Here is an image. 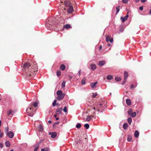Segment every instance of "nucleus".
Here are the masks:
<instances>
[{
  "label": "nucleus",
  "instance_id": "49530a36",
  "mask_svg": "<svg viewBox=\"0 0 151 151\" xmlns=\"http://www.w3.org/2000/svg\"><path fill=\"white\" fill-rule=\"evenodd\" d=\"M4 144L3 143H0V147L1 148H2Z\"/></svg>",
  "mask_w": 151,
  "mask_h": 151
},
{
  "label": "nucleus",
  "instance_id": "c85d7f7f",
  "mask_svg": "<svg viewBox=\"0 0 151 151\" xmlns=\"http://www.w3.org/2000/svg\"><path fill=\"white\" fill-rule=\"evenodd\" d=\"M84 127H85L86 129H87L89 128V125L88 124H84Z\"/></svg>",
  "mask_w": 151,
  "mask_h": 151
},
{
  "label": "nucleus",
  "instance_id": "2eb2a0df",
  "mask_svg": "<svg viewBox=\"0 0 151 151\" xmlns=\"http://www.w3.org/2000/svg\"><path fill=\"white\" fill-rule=\"evenodd\" d=\"M92 117V116H87V118H86V121L88 122L91 119Z\"/></svg>",
  "mask_w": 151,
  "mask_h": 151
},
{
  "label": "nucleus",
  "instance_id": "4468645a",
  "mask_svg": "<svg viewBox=\"0 0 151 151\" xmlns=\"http://www.w3.org/2000/svg\"><path fill=\"white\" fill-rule=\"evenodd\" d=\"M62 109V108L61 107L58 108L56 110V112L58 114H60L61 113Z\"/></svg>",
  "mask_w": 151,
  "mask_h": 151
},
{
  "label": "nucleus",
  "instance_id": "a19ab883",
  "mask_svg": "<svg viewBox=\"0 0 151 151\" xmlns=\"http://www.w3.org/2000/svg\"><path fill=\"white\" fill-rule=\"evenodd\" d=\"M39 146V145L37 146L35 149L34 151H37Z\"/></svg>",
  "mask_w": 151,
  "mask_h": 151
},
{
  "label": "nucleus",
  "instance_id": "7ed1b4c3",
  "mask_svg": "<svg viewBox=\"0 0 151 151\" xmlns=\"http://www.w3.org/2000/svg\"><path fill=\"white\" fill-rule=\"evenodd\" d=\"M35 110L33 109L32 106L28 107L26 109V112L27 114L30 116H32L34 114V112Z\"/></svg>",
  "mask_w": 151,
  "mask_h": 151
},
{
  "label": "nucleus",
  "instance_id": "c9c22d12",
  "mask_svg": "<svg viewBox=\"0 0 151 151\" xmlns=\"http://www.w3.org/2000/svg\"><path fill=\"white\" fill-rule=\"evenodd\" d=\"M97 95V93H93V95H92V97L93 98H95Z\"/></svg>",
  "mask_w": 151,
  "mask_h": 151
},
{
  "label": "nucleus",
  "instance_id": "6e6d98bb",
  "mask_svg": "<svg viewBox=\"0 0 151 151\" xmlns=\"http://www.w3.org/2000/svg\"><path fill=\"white\" fill-rule=\"evenodd\" d=\"M81 70H80L78 71V73H81Z\"/></svg>",
  "mask_w": 151,
  "mask_h": 151
},
{
  "label": "nucleus",
  "instance_id": "e433bc0d",
  "mask_svg": "<svg viewBox=\"0 0 151 151\" xmlns=\"http://www.w3.org/2000/svg\"><path fill=\"white\" fill-rule=\"evenodd\" d=\"M7 114L9 115H12V111L11 110H9L8 111Z\"/></svg>",
  "mask_w": 151,
  "mask_h": 151
},
{
  "label": "nucleus",
  "instance_id": "de8ad7c7",
  "mask_svg": "<svg viewBox=\"0 0 151 151\" xmlns=\"http://www.w3.org/2000/svg\"><path fill=\"white\" fill-rule=\"evenodd\" d=\"M3 135V132H1L0 134V137H2Z\"/></svg>",
  "mask_w": 151,
  "mask_h": 151
},
{
  "label": "nucleus",
  "instance_id": "7c9ffc66",
  "mask_svg": "<svg viewBox=\"0 0 151 151\" xmlns=\"http://www.w3.org/2000/svg\"><path fill=\"white\" fill-rule=\"evenodd\" d=\"M81 127V125L80 124V123H78L76 125V128H80Z\"/></svg>",
  "mask_w": 151,
  "mask_h": 151
},
{
  "label": "nucleus",
  "instance_id": "bb28decb",
  "mask_svg": "<svg viewBox=\"0 0 151 151\" xmlns=\"http://www.w3.org/2000/svg\"><path fill=\"white\" fill-rule=\"evenodd\" d=\"M65 81H63L61 84V87L62 88H64L65 86Z\"/></svg>",
  "mask_w": 151,
  "mask_h": 151
},
{
  "label": "nucleus",
  "instance_id": "a878e982",
  "mask_svg": "<svg viewBox=\"0 0 151 151\" xmlns=\"http://www.w3.org/2000/svg\"><path fill=\"white\" fill-rule=\"evenodd\" d=\"M111 38V37L109 36H107L106 38V41H107V42L109 41L110 39Z\"/></svg>",
  "mask_w": 151,
  "mask_h": 151
},
{
  "label": "nucleus",
  "instance_id": "13d9d810",
  "mask_svg": "<svg viewBox=\"0 0 151 151\" xmlns=\"http://www.w3.org/2000/svg\"><path fill=\"white\" fill-rule=\"evenodd\" d=\"M59 119V118H56V119L57 120H58Z\"/></svg>",
  "mask_w": 151,
  "mask_h": 151
},
{
  "label": "nucleus",
  "instance_id": "f03ea898",
  "mask_svg": "<svg viewBox=\"0 0 151 151\" xmlns=\"http://www.w3.org/2000/svg\"><path fill=\"white\" fill-rule=\"evenodd\" d=\"M65 4L66 6L69 7L68 9V13H71L73 11V6L70 5V2L69 1H65Z\"/></svg>",
  "mask_w": 151,
  "mask_h": 151
},
{
  "label": "nucleus",
  "instance_id": "680f3d73",
  "mask_svg": "<svg viewBox=\"0 0 151 151\" xmlns=\"http://www.w3.org/2000/svg\"><path fill=\"white\" fill-rule=\"evenodd\" d=\"M78 73V76H80L81 73Z\"/></svg>",
  "mask_w": 151,
  "mask_h": 151
},
{
  "label": "nucleus",
  "instance_id": "f8f14e48",
  "mask_svg": "<svg viewBox=\"0 0 151 151\" xmlns=\"http://www.w3.org/2000/svg\"><path fill=\"white\" fill-rule=\"evenodd\" d=\"M91 69L92 70H93L96 69V66L95 64H92L91 65Z\"/></svg>",
  "mask_w": 151,
  "mask_h": 151
},
{
  "label": "nucleus",
  "instance_id": "9b49d317",
  "mask_svg": "<svg viewBox=\"0 0 151 151\" xmlns=\"http://www.w3.org/2000/svg\"><path fill=\"white\" fill-rule=\"evenodd\" d=\"M105 64V62L104 61H101L99 62L98 65L99 66H101L104 65Z\"/></svg>",
  "mask_w": 151,
  "mask_h": 151
},
{
  "label": "nucleus",
  "instance_id": "aec40b11",
  "mask_svg": "<svg viewBox=\"0 0 151 151\" xmlns=\"http://www.w3.org/2000/svg\"><path fill=\"white\" fill-rule=\"evenodd\" d=\"M128 127V124L127 123H124L123 125V127L124 129H127Z\"/></svg>",
  "mask_w": 151,
  "mask_h": 151
},
{
  "label": "nucleus",
  "instance_id": "f257e3e1",
  "mask_svg": "<svg viewBox=\"0 0 151 151\" xmlns=\"http://www.w3.org/2000/svg\"><path fill=\"white\" fill-rule=\"evenodd\" d=\"M24 69L27 77L33 76L37 71V66L36 63L32 62L31 63H25L24 64Z\"/></svg>",
  "mask_w": 151,
  "mask_h": 151
},
{
  "label": "nucleus",
  "instance_id": "4be33fe9",
  "mask_svg": "<svg viewBox=\"0 0 151 151\" xmlns=\"http://www.w3.org/2000/svg\"><path fill=\"white\" fill-rule=\"evenodd\" d=\"M136 115V113L135 112H133L131 114H130V116L132 117H135Z\"/></svg>",
  "mask_w": 151,
  "mask_h": 151
},
{
  "label": "nucleus",
  "instance_id": "6ab92c4d",
  "mask_svg": "<svg viewBox=\"0 0 151 151\" xmlns=\"http://www.w3.org/2000/svg\"><path fill=\"white\" fill-rule=\"evenodd\" d=\"M139 135V132L137 131L136 130L135 132L134 136L135 137H137Z\"/></svg>",
  "mask_w": 151,
  "mask_h": 151
},
{
  "label": "nucleus",
  "instance_id": "6e6552de",
  "mask_svg": "<svg viewBox=\"0 0 151 151\" xmlns=\"http://www.w3.org/2000/svg\"><path fill=\"white\" fill-rule=\"evenodd\" d=\"M124 81H123V83L122 84H124L125 83V82L126 81L127 78L128 77V73L126 72H125L124 73Z\"/></svg>",
  "mask_w": 151,
  "mask_h": 151
},
{
  "label": "nucleus",
  "instance_id": "79ce46f5",
  "mask_svg": "<svg viewBox=\"0 0 151 151\" xmlns=\"http://www.w3.org/2000/svg\"><path fill=\"white\" fill-rule=\"evenodd\" d=\"M132 109L129 110L128 112V114L129 115H130V114L132 113Z\"/></svg>",
  "mask_w": 151,
  "mask_h": 151
},
{
  "label": "nucleus",
  "instance_id": "5701e85b",
  "mask_svg": "<svg viewBox=\"0 0 151 151\" xmlns=\"http://www.w3.org/2000/svg\"><path fill=\"white\" fill-rule=\"evenodd\" d=\"M64 27L66 29H68L71 28L70 26L68 24L65 25L64 26Z\"/></svg>",
  "mask_w": 151,
  "mask_h": 151
},
{
  "label": "nucleus",
  "instance_id": "423d86ee",
  "mask_svg": "<svg viewBox=\"0 0 151 151\" xmlns=\"http://www.w3.org/2000/svg\"><path fill=\"white\" fill-rule=\"evenodd\" d=\"M10 138H12L14 136V133L12 131H9L6 134Z\"/></svg>",
  "mask_w": 151,
  "mask_h": 151
},
{
  "label": "nucleus",
  "instance_id": "ea45409f",
  "mask_svg": "<svg viewBox=\"0 0 151 151\" xmlns=\"http://www.w3.org/2000/svg\"><path fill=\"white\" fill-rule=\"evenodd\" d=\"M128 0H122V2L124 3H127L128 2Z\"/></svg>",
  "mask_w": 151,
  "mask_h": 151
},
{
  "label": "nucleus",
  "instance_id": "1a4fd4ad",
  "mask_svg": "<svg viewBox=\"0 0 151 151\" xmlns=\"http://www.w3.org/2000/svg\"><path fill=\"white\" fill-rule=\"evenodd\" d=\"M49 134L51 135V137L52 138H55L57 136V133L55 132L52 133H50Z\"/></svg>",
  "mask_w": 151,
  "mask_h": 151
},
{
  "label": "nucleus",
  "instance_id": "ddd939ff",
  "mask_svg": "<svg viewBox=\"0 0 151 151\" xmlns=\"http://www.w3.org/2000/svg\"><path fill=\"white\" fill-rule=\"evenodd\" d=\"M97 83V82H96L95 83H91V86L92 88H95L96 87V85Z\"/></svg>",
  "mask_w": 151,
  "mask_h": 151
},
{
  "label": "nucleus",
  "instance_id": "39448f33",
  "mask_svg": "<svg viewBox=\"0 0 151 151\" xmlns=\"http://www.w3.org/2000/svg\"><path fill=\"white\" fill-rule=\"evenodd\" d=\"M48 20V21L46 23V27L47 29H52V25L53 23L52 22V20H51V19H50L49 18Z\"/></svg>",
  "mask_w": 151,
  "mask_h": 151
},
{
  "label": "nucleus",
  "instance_id": "b1692460",
  "mask_svg": "<svg viewBox=\"0 0 151 151\" xmlns=\"http://www.w3.org/2000/svg\"><path fill=\"white\" fill-rule=\"evenodd\" d=\"M113 78V76L110 75H108L107 77V78L108 80H111Z\"/></svg>",
  "mask_w": 151,
  "mask_h": 151
},
{
  "label": "nucleus",
  "instance_id": "20e7f679",
  "mask_svg": "<svg viewBox=\"0 0 151 151\" xmlns=\"http://www.w3.org/2000/svg\"><path fill=\"white\" fill-rule=\"evenodd\" d=\"M57 94L58 96L57 99L58 100H62L65 96V94L63 93V92L62 91L60 90H58L57 92Z\"/></svg>",
  "mask_w": 151,
  "mask_h": 151
},
{
  "label": "nucleus",
  "instance_id": "9d476101",
  "mask_svg": "<svg viewBox=\"0 0 151 151\" xmlns=\"http://www.w3.org/2000/svg\"><path fill=\"white\" fill-rule=\"evenodd\" d=\"M102 108V104H100L97 107L96 110L98 111H99L100 109H101Z\"/></svg>",
  "mask_w": 151,
  "mask_h": 151
},
{
  "label": "nucleus",
  "instance_id": "864d4df0",
  "mask_svg": "<svg viewBox=\"0 0 151 151\" xmlns=\"http://www.w3.org/2000/svg\"><path fill=\"white\" fill-rule=\"evenodd\" d=\"M48 123H49V124H51V123H52V122L50 120H49L48 121Z\"/></svg>",
  "mask_w": 151,
  "mask_h": 151
},
{
  "label": "nucleus",
  "instance_id": "338daca9",
  "mask_svg": "<svg viewBox=\"0 0 151 151\" xmlns=\"http://www.w3.org/2000/svg\"><path fill=\"white\" fill-rule=\"evenodd\" d=\"M69 78H71V77H70V76H69Z\"/></svg>",
  "mask_w": 151,
  "mask_h": 151
},
{
  "label": "nucleus",
  "instance_id": "09e8293b",
  "mask_svg": "<svg viewBox=\"0 0 151 151\" xmlns=\"http://www.w3.org/2000/svg\"><path fill=\"white\" fill-rule=\"evenodd\" d=\"M139 9L140 10H143V8L142 6H140L139 7Z\"/></svg>",
  "mask_w": 151,
  "mask_h": 151
},
{
  "label": "nucleus",
  "instance_id": "473e14b6",
  "mask_svg": "<svg viewBox=\"0 0 151 151\" xmlns=\"http://www.w3.org/2000/svg\"><path fill=\"white\" fill-rule=\"evenodd\" d=\"M115 79V80L117 81H120L121 80V78L120 77H116Z\"/></svg>",
  "mask_w": 151,
  "mask_h": 151
},
{
  "label": "nucleus",
  "instance_id": "5fc2aeb1",
  "mask_svg": "<svg viewBox=\"0 0 151 151\" xmlns=\"http://www.w3.org/2000/svg\"><path fill=\"white\" fill-rule=\"evenodd\" d=\"M135 1L136 2H138L139 1V0H135Z\"/></svg>",
  "mask_w": 151,
  "mask_h": 151
},
{
  "label": "nucleus",
  "instance_id": "cd10ccee",
  "mask_svg": "<svg viewBox=\"0 0 151 151\" xmlns=\"http://www.w3.org/2000/svg\"><path fill=\"white\" fill-rule=\"evenodd\" d=\"M128 122L129 124H131L132 121V119L131 118L129 117L128 119Z\"/></svg>",
  "mask_w": 151,
  "mask_h": 151
},
{
  "label": "nucleus",
  "instance_id": "603ef678",
  "mask_svg": "<svg viewBox=\"0 0 151 151\" xmlns=\"http://www.w3.org/2000/svg\"><path fill=\"white\" fill-rule=\"evenodd\" d=\"M102 46H100L99 47V49L100 50H101L102 49Z\"/></svg>",
  "mask_w": 151,
  "mask_h": 151
},
{
  "label": "nucleus",
  "instance_id": "a18cd8bd",
  "mask_svg": "<svg viewBox=\"0 0 151 151\" xmlns=\"http://www.w3.org/2000/svg\"><path fill=\"white\" fill-rule=\"evenodd\" d=\"M136 86V85H135V86L134 87V85H132L130 86V88H134V87H135Z\"/></svg>",
  "mask_w": 151,
  "mask_h": 151
},
{
  "label": "nucleus",
  "instance_id": "0eeeda50",
  "mask_svg": "<svg viewBox=\"0 0 151 151\" xmlns=\"http://www.w3.org/2000/svg\"><path fill=\"white\" fill-rule=\"evenodd\" d=\"M129 12H127V15L125 16L124 17H121V19L122 20V22H124L129 17V16L128 15Z\"/></svg>",
  "mask_w": 151,
  "mask_h": 151
},
{
  "label": "nucleus",
  "instance_id": "2f4dec72",
  "mask_svg": "<svg viewBox=\"0 0 151 151\" xmlns=\"http://www.w3.org/2000/svg\"><path fill=\"white\" fill-rule=\"evenodd\" d=\"M120 6H118L117 7H116V13H118L119 12V10H120Z\"/></svg>",
  "mask_w": 151,
  "mask_h": 151
},
{
  "label": "nucleus",
  "instance_id": "4d7b16f0",
  "mask_svg": "<svg viewBox=\"0 0 151 151\" xmlns=\"http://www.w3.org/2000/svg\"><path fill=\"white\" fill-rule=\"evenodd\" d=\"M1 120H0V127L1 125Z\"/></svg>",
  "mask_w": 151,
  "mask_h": 151
},
{
  "label": "nucleus",
  "instance_id": "58836bf2",
  "mask_svg": "<svg viewBox=\"0 0 151 151\" xmlns=\"http://www.w3.org/2000/svg\"><path fill=\"white\" fill-rule=\"evenodd\" d=\"M63 111L65 112H67V108L66 106L64 107L63 109Z\"/></svg>",
  "mask_w": 151,
  "mask_h": 151
},
{
  "label": "nucleus",
  "instance_id": "3c124183",
  "mask_svg": "<svg viewBox=\"0 0 151 151\" xmlns=\"http://www.w3.org/2000/svg\"><path fill=\"white\" fill-rule=\"evenodd\" d=\"M110 42H113V39L112 38H111V39L109 41Z\"/></svg>",
  "mask_w": 151,
  "mask_h": 151
},
{
  "label": "nucleus",
  "instance_id": "dca6fc26",
  "mask_svg": "<svg viewBox=\"0 0 151 151\" xmlns=\"http://www.w3.org/2000/svg\"><path fill=\"white\" fill-rule=\"evenodd\" d=\"M126 103L128 105H131V102L130 100L129 99H127L126 100Z\"/></svg>",
  "mask_w": 151,
  "mask_h": 151
},
{
  "label": "nucleus",
  "instance_id": "f3484780",
  "mask_svg": "<svg viewBox=\"0 0 151 151\" xmlns=\"http://www.w3.org/2000/svg\"><path fill=\"white\" fill-rule=\"evenodd\" d=\"M41 151H50V149L48 147H45L42 149Z\"/></svg>",
  "mask_w": 151,
  "mask_h": 151
},
{
  "label": "nucleus",
  "instance_id": "0e129e2a",
  "mask_svg": "<svg viewBox=\"0 0 151 151\" xmlns=\"http://www.w3.org/2000/svg\"><path fill=\"white\" fill-rule=\"evenodd\" d=\"M58 122H56V123H55V124H58Z\"/></svg>",
  "mask_w": 151,
  "mask_h": 151
},
{
  "label": "nucleus",
  "instance_id": "774afa93",
  "mask_svg": "<svg viewBox=\"0 0 151 151\" xmlns=\"http://www.w3.org/2000/svg\"><path fill=\"white\" fill-rule=\"evenodd\" d=\"M108 45H109V46H110V44H108Z\"/></svg>",
  "mask_w": 151,
  "mask_h": 151
},
{
  "label": "nucleus",
  "instance_id": "72a5a7b5",
  "mask_svg": "<svg viewBox=\"0 0 151 151\" xmlns=\"http://www.w3.org/2000/svg\"><path fill=\"white\" fill-rule=\"evenodd\" d=\"M61 75V71L60 70H58L57 71V75L58 76H59Z\"/></svg>",
  "mask_w": 151,
  "mask_h": 151
},
{
  "label": "nucleus",
  "instance_id": "bf43d9fd",
  "mask_svg": "<svg viewBox=\"0 0 151 151\" xmlns=\"http://www.w3.org/2000/svg\"><path fill=\"white\" fill-rule=\"evenodd\" d=\"M150 14H151V9H150Z\"/></svg>",
  "mask_w": 151,
  "mask_h": 151
},
{
  "label": "nucleus",
  "instance_id": "e2e57ef3",
  "mask_svg": "<svg viewBox=\"0 0 151 151\" xmlns=\"http://www.w3.org/2000/svg\"><path fill=\"white\" fill-rule=\"evenodd\" d=\"M93 109L94 110H95V109H96V108L95 107H94Z\"/></svg>",
  "mask_w": 151,
  "mask_h": 151
},
{
  "label": "nucleus",
  "instance_id": "393cba45",
  "mask_svg": "<svg viewBox=\"0 0 151 151\" xmlns=\"http://www.w3.org/2000/svg\"><path fill=\"white\" fill-rule=\"evenodd\" d=\"M38 128L39 129V130L40 131H42L43 129V127L41 125H40L39 126Z\"/></svg>",
  "mask_w": 151,
  "mask_h": 151
},
{
  "label": "nucleus",
  "instance_id": "052dcab7",
  "mask_svg": "<svg viewBox=\"0 0 151 151\" xmlns=\"http://www.w3.org/2000/svg\"><path fill=\"white\" fill-rule=\"evenodd\" d=\"M56 116H57V115H54V117H56Z\"/></svg>",
  "mask_w": 151,
  "mask_h": 151
},
{
  "label": "nucleus",
  "instance_id": "4c0bfd02",
  "mask_svg": "<svg viewBox=\"0 0 151 151\" xmlns=\"http://www.w3.org/2000/svg\"><path fill=\"white\" fill-rule=\"evenodd\" d=\"M81 83L82 84L84 85L85 83V80L83 79L81 81Z\"/></svg>",
  "mask_w": 151,
  "mask_h": 151
},
{
  "label": "nucleus",
  "instance_id": "69168bd1",
  "mask_svg": "<svg viewBox=\"0 0 151 151\" xmlns=\"http://www.w3.org/2000/svg\"><path fill=\"white\" fill-rule=\"evenodd\" d=\"M10 151H13V150H10Z\"/></svg>",
  "mask_w": 151,
  "mask_h": 151
},
{
  "label": "nucleus",
  "instance_id": "c756f323",
  "mask_svg": "<svg viewBox=\"0 0 151 151\" xmlns=\"http://www.w3.org/2000/svg\"><path fill=\"white\" fill-rule=\"evenodd\" d=\"M9 127H7L5 128V132L6 134L7 133H8L9 131Z\"/></svg>",
  "mask_w": 151,
  "mask_h": 151
},
{
  "label": "nucleus",
  "instance_id": "8fccbe9b",
  "mask_svg": "<svg viewBox=\"0 0 151 151\" xmlns=\"http://www.w3.org/2000/svg\"><path fill=\"white\" fill-rule=\"evenodd\" d=\"M146 0H141V1L142 3H144L146 1Z\"/></svg>",
  "mask_w": 151,
  "mask_h": 151
},
{
  "label": "nucleus",
  "instance_id": "f704fd0d",
  "mask_svg": "<svg viewBox=\"0 0 151 151\" xmlns=\"http://www.w3.org/2000/svg\"><path fill=\"white\" fill-rule=\"evenodd\" d=\"M56 101H57V100H56V99H55L53 102L52 103V105L53 106H55V105H56Z\"/></svg>",
  "mask_w": 151,
  "mask_h": 151
},
{
  "label": "nucleus",
  "instance_id": "412c9836",
  "mask_svg": "<svg viewBox=\"0 0 151 151\" xmlns=\"http://www.w3.org/2000/svg\"><path fill=\"white\" fill-rule=\"evenodd\" d=\"M60 68L61 70H64L65 69V67L64 65H62L60 66Z\"/></svg>",
  "mask_w": 151,
  "mask_h": 151
},
{
  "label": "nucleus",
  "instance_id": "37998d69",
  "mask_svg": "<svg viewBox=\"0 0 151 151\" xmlns=\"http://www.w3.org/2000/svg\"><path fill=\"white\" fill-rule=\"evenodd\" d=\"M33 106L35 107H36L37 106V103L36 102L34 103L33 104Z\"/></svg>",
  "mask_w": 151,
  "mask_h": 151
},
{
  "label": "nucleus",
  "instance_id": "a211bd4d",
  "mask_svg": "<svg viewBox=\"0 0 151 151\" xmlns=\"http://www.w3.org/2000/svg\"><path fill=\"white\" fill-rule=\"evenodd\" d=\"M5 145L6 147H9L10 146V144L9 142L6 141L5 143Z\"/></svg>",
  "mask_w": 151,
  "mask_h": 151
},
{
  "label": "nucleus",
  "instance_id": "c03bdc74",
  "mask_svg": "<svg viewBox=\"0 0 151 151\" xmlns=\"http://www.w3.org/2000/svg\"><path fill=\"white\" fill-rule=\"evenodd\" d=\"M132 140V138L130 137H128L127 138V141L128 142H130Z\"/></svg>",
  "mask_w": 151,
  "mask_h": 151
}]
</instances>
